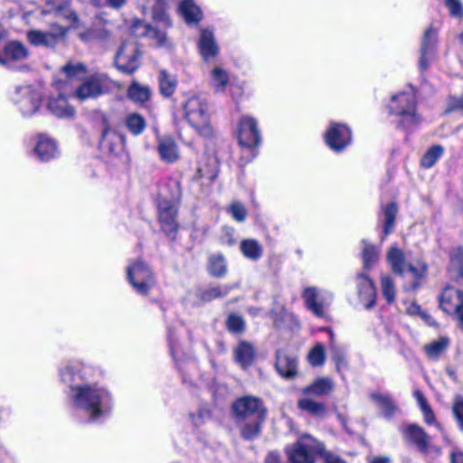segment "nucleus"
I'll return each mask as SVG.
<instances>
[{
  "mask_svg": "<svg viewBox=\"0 0 463 463\" xmlns=\"http://www.w3.org/2000/svg\"><path fill=\"white\" fill-rule=\"evenodd\" d=\"M150 90L137 82H133L128 89V97L136 103H144L150 98Z\"/></svg>",
  "mask_w": 463,
  "mask_h": 463,
  "instance_id": "obj_38",
  "label": "nucleus"
},
{
  "mask_svg": "<svg viewBox=\"0 0 463 463\" xmlns=\"http://www.w3.org/2000/svg\"><path fill=\"white\" fill-rule=\"evenodd\" d=\"M325 445L310 435L302 436L285 449L289 463H315L317 456L323 453Z\"/></svg>",
  "mask_w": 463,
  "mask_h": 463,
  "instance_id": "obj_4",
  "label": "nucleus"
},
{
  "mask_svg": "<svg viewBox=\"0 0 463 463\" xmlns=\"http://www.w3.org/2000/svg\"><path fill=\"white\" fill-rule=\"evenodd\" d=\"M240 249L242 254L251 260H258L263 255L261 245L254 239L242 240Z\"/></svg>",
  "mask_w": 463,
  "mask_h": 463,
  "instance_id": "obj_31",
  "label": "nucleus"
},
{
  "mask_svg": "<svg viewBox=\"0 0 463 463\" xmlns=\"http://www.w3.org/2000/svg\"><path fill=\"white\" fill-rule=\"evenodd\" d=\"M63 33L62 28H59V33L32 29L26 33V39L33 46L53 47Z\"/></svg>",
  "mask_w": 463,
  "mask_h": 463,
  "instance_id": "obj_18",
  "label": "nucleus"
},
{
  "mask_svg": "<svg viewBox=\"0 0 463 463\" xmlns=\"http://www.w3.org/2000/svg\"><path fill=\"white\" fill-rule=\"evenodd\" d=\"M463 304V291L446 287L440 296L439 305L446 313H455Z\"/></svg>",
  "mask_w": 463,
  "mask_h": 463,
  "instance_id": "obj_19",
  "label": "nucleus"
},
{
  "mask_svg": "<svg viewBox=\"0 0 463 463\" xmlns=\"http://www.w3.org/2000/svg\"><path fill=\"white\" fill-rule=\"evenodd\" d=\"M29 50L19 41H11L5 45L4 56H0V64L7 61H23L29 57Z\"/></svg>",
  "mask_w": 463,
  "mask_h": 463,
  "instance_id": "obj_17",
  "label": "nucleus"
},
{
  "mask_svg": "<svg viewBox=\"0 0 463 463\" xmlns=\"http://www.w3.org/2000/svg\"><path fill=\"white\" fill-rule=\"evenodd\" d=\"M452 412L455 416L460 430L463 431V398L458 397L455 399Z\"/></svg>",
  "mask_w": 463,
  "mask_h": 463,
  "instance_id": "obj_53",
  "label": "nucleus"
},
{
  "mask_svg": "<svg viewBox=\"0 0 463 463\" xmlns=\"http://www.w3.org/2000/svg\"><path fill=\"white\" fill-rule=\"evenodd\" d=\"M209 416H210V415H209V411H205V410H200V411H199V413H198V417H197V418H195V417L194 416V414H190V417H191V419H192L193 422H194L195 425H197V426H198V425H200V424H202V423H203V419H204V418H207V417H209Z\"/></svg>",
  "mask_w": 463,
  "mask_h": 463,
  "instance_id": "obj_59",
  "label": "nucleus"
},
{
  "mask_svg": "<svg viewBox=\"0 0 463 463\" xmlns=\"http://www.w3.org/2000/svg\"><path fill=\"white\" fill-rule=\"evenodd\" d=\"M61 376L62 381L65 383L72 381L73 380L72 379L73 373H72L71 368H70V367L65 368L61 372Z\"/></svg>",
  "mask_w": 463,
  "mask_h": 463,
  "instance_id": "obj_63",
  "label": "nucleus"
},
{
  "mask_svg": "<svg viewBox=\"0 0 463 463\" xmlns=\"http://www.w3.org/2000/svg\"><path fill=\"white\" fill-rule=\"evenodd\" d=\"M146 35L156 41L158 46H164L166 43V34L165 32L147 24L146 25Z\"/></svg>",
  "mask_w": 463,
  "mask_h": 463,
  "instance_id": "obj_51",
  "label": "nucleus"
},
{
  "mask_svg": "<svg viewBox=\"0 0 463 463\" xmlns=\"http://www.w3.org/2000/svg\"><path fill=\"white\" fill-rule=\"evenodd\" d=\"M71 389L74 406L89 413L90 421L103 416L110 407V395L103 388L86 384L71 386Z\"/></svg>",
  "mask_w": 463,
  "mask_h": 463,
  "instance_id": "obj_2",
  "label": "nucleus"
},
{
  "mask_svg": "<svg viewBox=\"0 0 463 463\" xmlns=\"http://www.w3.org/2000/svg\"><path fill=\"white\" fill-rule=\"evenodd\" d=\"M199 50L204 60L213 58L218 54L219 48L211 31L205 29L201 33Z\"/></svg>",
  "mask_w": 463,
  "mask_h": 463,
  "instance_id": "obj_25",
  "label": "nucleus"
},
{
  "mask_svg": "<svg viewBox=\"0 0 463 463\" xmlns=\"http://www.w3.org/2000/svg\"><path fill=\"white\" fill-rule=\"evenodd\" d=\"M47 10L45 13L52 14L56 17H61L68 20L72 24L78 22V16L74 10L71 8V0H47Z\"/></svg>",
  "mask_w": 463,
  "mask_h": 463,
  "instance_id": "obj_16",
  "label": "nucleus"
},
{
  "mask_svg": "<svg viewBox=\"0 0 463 463\" xmlns=\"http://www.w3.org/2000/svg\"><path fill=\"white\" fill-rule=\"evenodd\" d=\"M125 124L128 131L134 136L143 133L146 127V119L138 113H130L126 117Z\"/></svg>",
  "mask_w": 463,
  "mask_h": 463,
  "instance_id": "obj_37",
  "label": "nucleus"
},
{
  "mask_svg": "<svg viewBox=\"0 0 463 463\" xmlns=\"http://www.w3.org/2000/svg\"><path fill=\"white\" fill-rule=\"evenodd\" d=\"M334 389V383L329 378H318L303 389L305 395L320 397L328 395Z\"/></svg>",
  "mask_w": 463,
  "mask_h": 463,
  "instance_id": "obj_26",
  "label": "nucleus"
},
{
  "mask_svg": "<svg viewBox=\"0 0 463 463\" xmlns=\"http://www.w3.org/2000/svg\"><path fill=\"white\" fill-rule=\"evenodd\" d=\"M324 458L325 463H346L342 458L331 452L323 451L321 454Z\"/></svg>",
  "mask_w": 463,
  "mask_h": 463,
  "instance_id": "obj_57",
  "label": "nucleus"
},
{
  "mask_svg": "<svg viewBox=\"0 0 463 463\" xmlns=\"http://www.w3.org/2000/svg\"><path fill=\"white\" fill-rule=\"evenodd\" d=\"M232 410L243 439L252 440L260 436L268 412L261 399L251 395L240 397L233 402Z\"/></svg>",
  "mask_w": 463,
  "mask_h": 463,
  "instance_id": "obj_1",
  "label": "nucleus"
},
{
  "mask_svg": "<svg viewBox=\"0 0 463 463\" xmlns=\"http://www.w3.org/2000/svg\"><path fill=\"white\" fill-rule=\"evenodd\" d=\"M413 396L415 397V399L417 400L418 402V404L420 405V410L423 409V408H426L428 406H430L428 404V402L426 400V398L424 397L423 393L420 391V390H415L413 392Z\"/></svg>",
  "mask_w": 463,
  "mask_h": 463,
  "instance_id": "obj_58",
  "label": "nucleus"
},
{
  "mask_svg": "<svg viewBox=\"0 0 463 463\" xmlns=\"http://www.w3.org/2000/svg\"><path fill=\"white\" fill-rule=\"evenodd\" d=\"M307 360L312 366H320L325 363V349L322 344H317L308 353Z\"/></svg>",
  "mask_w": 463,
  "mask_h": 463,
  "instance_id": "obj_47",
  "label": "nucleus"
},
{
  "mask_svg": "<svg viewBox=\"0 0 463 463\" xmlns=\"http://www.w3.org/2000/svg\"><path fill=\"white\" fill-rule=\"evenodd\" d=\"M368 463H391L389 457H373L368 459Z\"/></svg>",
  "mask_w": 463,
  "mask_h": 463,
  "instance_id": "obj_64",
  "label": "nucleus"
},
{
  "mask_svg": "<svg viewBox=\"0 0 463 463\" xmlns=\"http://www.w3.org/2000/svg\"><path fill=\"white\" fill-rule=\"evenodd\" d=\"M227 328L232 333H241L245 329V322L241 316L232 314L226 321Z\"/></svg>",
  "mask_w": 463,
  "mask_h": 463,
  "instance_id": "obj_48",
  "label": "nucleus"
},
{
  "mask_svg": "<svg viewBox=\"0 0 463 463\" xmlns=\"http://www.w3.org/2000/svg\"><path fill=\"white\" fill-rule=\"evenodd\" d=\"M437 44V32L432 27L427 28L423 33L420 43V69L425 71L428 69L430 60L433 58Z\"/></svg>",
  "mask_w": 463,
  "mask_h": 463,
  "instance_id": "obj_13",
  "label": "nucleus"
},
{
  "mask_svg": "<svg viewBox=\"0 0 463 463\" xmlns=\"http://www.w3.org/2000/svg\"><path fill=\"white\" fill-rule=\"evenodd\" d=\"M238 141L245 147H254L260 144L261 136L255 118L241 117L238 126Z\"/></svg>",
  "mask_w": 463,
  "mask_h": 463,
  "instance_id": "obj_10",
  "label": "nucleus"
},
{
  "mask_svg": "<svg viewBox=\"0 0 463 463\" xmlns=\"http://www.w3.org/2000/svg\"><path fill=\"white\" fill-rule=\"evenodd\" d=\"M406 438L410 442L413 443L420 451H428L430 446L429 436L421 427L416 424H410L406 428Z\"/></svg>",
  "mask_w": 463,
  "mask_h": 463,
  "instance_id": "obj_23",
  "label": "nucleus"
},
{
  "mask_svg": "<svg viewBox=\"0 0 463 463\" xmlns=\"http://www.w3.org/2000/svg\"><path fill=\"white\" fill-rule=\"evenodd\" d=\"M371 400L382 410L384 417L390 418L396 410V406L387 394L381 392H373L370 394Z\"/></svg>",
  "mask_w": 463,
  "mask_h": 463,
  "instance_id": "obj_30",
  "label": "nucleus"
},
{
  "mask_svg": "<svg viewBox=\"0 0 463 463\" xmlns=\"http://www.w3.org/2000/svg\"><path fill=\"white\" fill-rule=\"evenodd\" d=\"M139 2H144L142 5L144 13L146 9H151L155 20L163 21L165 19V3L164 0H139Z\"/></svg>",
  "mask_w": 463,
  "mask_h": 463,
  "instance_id": "obj_40",
  "label": "nucleus"
},
{
  "mask_svg": "<svg viewBox=\"0 0 463 463\" xmlns=\"http://www.w3.org/2000/svg\"><path fill=\"white\" fill-rule=\"evenodd\" d=\"M325 138L331 149L340 152L351 143L352 134L347 126L333 123L326 131Z\"/></svg>",
  "mask_w": 463,
  "mask_h": 463,
  "instance_id": "obj_11",
  "label": "nucleus"
},
{
  "mask_svg": "<svg viewBox=\"0 0 463 463\" xmlns=\"http://www.w3.org/2000/svg\"><path fill=\"white\" fill-rule=\"evenodd\" d=\"M208 271L213 277L221 278L227 273L226 260L222 254L210 256L208 261Z\"/></svg>",
  "mask_w": 463,
  "mask_h": 463,
  "instance_id": "obj_35",
  "label": "nucleus"
},
{
  "mask_svg": "<svg viewBox=\"0 0 463 463\" xmlns=\"http://www.w3.org/2000/svg\"><path fill=\"white\" fill-rule=\"evenodd\" d=\"M230 291V287H224L221 288L220 287H214L204 290L202 293V299L204 301H211L217 298H222L226 296Z\"/></svg>",
  "mask_w": 463,
  "mask_h": 463,
  "instance_id": "obj_50",
  "label": "nucleus"
},
{
  "mask_svg": "<svg viewBox=\"0 0 463 463\" xmlns=\"http://www.w3.org/2000/svg\"><path fill=\"white\" fill-rule=\"evenodd\" d=\"M102 143L105 146H109L110 152L115 151L114 143L121 141L122 137L115 132H110L109 128L106 125L102 131Z\"/></svg>",
  "mask_w": 463,
  "mask_h": 463,
  "instance_id": "obj_49",
  "label": "nucleus"
},
{
  "mask_svg": "<svg viewBox=\"0 0 463 463\" xmlns=\"http://www.w3.org/2000/svg\"><path fill=\"white\" fill-rule=\"evenodd\" d=\"M449 14L454 17H461L463 15V6L460 0H444Z\"/></svg>",
  "mask_w": 463,
  "mask_h": 463,
  "instance_id": "obj_56",
  "label": "nucleus"
},
{
  "mask_svg": "<svg viewBox=\"0 0 463 463\" xmlns=\"http://www.w3.org/2000/svg\"><path fill=\"white\" fill-rule=\"evenodd\" d=\"M357 291L360 301L366 309L374 307L376 301V288L373 281L365 274L357 275Z\"/></svg>",
  "mask_w": 463,
  "mask_h": 463,
  "instance_id": "obj_14",
  "label": "nucleus"
},
{
  "mask_svg": "<svg viewBox=\"0 0 463 463\" xmlns=\"http://www.w3.org/2000/svg\"><path fill=\"white\" fill-rule=\"evenodd\" d=\"M109 36L110 33L104 27H93L80 34L81 39L84 41H106Z\"/></svg>",
  "mask_w": 463,
  "mask_h": 463,
  "instance_id": "obj_46",
  "label": "nucleus"
},
{
  "mask_svg": "<svg viewBox=\"0 0 463 463\" xmlns=\"http://www.w3.org/2000/svg\"><path fill=\"white\" fill-rule=\"evenodd\" d=\"M141 52L135 41H125L115 54V66L121 72L131 74L140 65Z\"/></svg>",
  "mask_w": 463,
  "mask_h": 463,
  "instance_id": "obj_7",
  "label": "nucleus"
},
{
  "mask_svg": "<svg viewBox=\"0 0 463 463\" xmlns=\"http://www.w3.org/2000/svg\"><path fill=\"white\" fill-rule=\"evenodd\" d=\"M363 250L362 258L364 268L365 269H371L378 260L379 251L374 245L369 243L367 241H362Z\"/></svg>",
  "mask_w": 463,
  "mask_h": 463,
  "instance_id": "obj_39",
  "label": "nucleus"
},
{
  "mask_svg": "<svg viewBox=\"0 0 463 463\" xmlns=\"http://www.w3.org/2000/svg\"><path fill=\"white\" fill-rule=\"evenodd\" d=\"M398 213V207L395 203H388L383 210L384 225L383 232L384 235L389 234L394 228L395 220Z\"/></svg>",
  "mask_w": 463,
  "mask_h": 463,
  "instance_id": "obj_41",
  "label": "nucleus"
},
{
  "mask_svg": "<svg viewBox=\"0 0 463 463\" xmlns=\"http://www.w3.org/2000/svg\"><path fill=\"white\" fill-rule=\"evenodd\" d=\"M14 101L24 117L33 116L42 105L40 93L28 86L16 89Z\"/></svg>",
  "mask_w": 463,
  "mask_h": 463,
  "instance_id": "obj_9",
  "label": "nucleus"
},
{
  "mask_svg": "<svg viewBox=\"0 0 463 463\" xmlns=\"http://www.w3.org/2000/svg\"><path fill=\"white\" fill-rule=\"evenodd\" d=\"M179 10L187 24L198 23L203 18L200 8L193 0H184L181 2Z\"/></svg>",
  "mask_w": 463,
  "mask_h": 463,
  "instance_id": "obj_29",
  "label": "nucleus"
},
{
  "mask_svg": "<svg viewBox=\"0 0 463 463\" xmlns=\"http://www.w3.org/2000/svg\"><path fill=\"white\" fill-rule=\"evenodd\" d=\"M381 288L383 295L385 298L387 303H393L395 301L396 290L394 287V282L390 276H382Z\"/></svg>",
  "mask_w": 463,
  "mask_h": 463,
  "instance_id": "obj_45",
  "label": "nucleus"
},
{
  "mask_svg": "<svg viewBox=\"0 0 463 463\" xmlns=\"http://www.w3.org/2000/svg\"><path fill=\"white\" fill-rule=\"evenodd\" d=\"M415 97L412 92H402L392 97L389 109L392 114L402 118L399 125L405 129L412 128L420 118L415 113Z\"/></svg>",
  "mask_w": 463,
  "mask_h": 463,
  "instance_id": "obj_5",
  "label": "nucleus"
},
{
  "mask_svg": "<svg viewBox=\"0 0 463 463\" xmlns=\"http://www.w3.org/2000/svg\"><path fill=\"white\" fill-rule=\"evenodd\" d=\"M230 213L237 222H243L247 216L245 207L239 202H235L231 204Z\"/></svg>",
  "mask_w": 463,
  "mask_h": 463,
  "instance_id": "obj_54",
  "label": "nucleus"
},
{
  "mask_svg": "<svg viewBox=\"0 0 463 463\" xmlns=\"http://www.w3.org/2000/svg\"><path fill=\"white\" fill-rule=\"evenodd\" d=\"M235 362L242 368H247L252 364L256 357V349L254 345L248 341H241L233 350Z\"/></svg>",
  "mask_w": 463,
  "mask_h": 463,
  "instance_id": "obj_20",
  "label": "nucleus"
},
{
  "mask_svg": "<svg viewBox=\"0 0 463 463\" xmlns=\"http://www.w3.org/2000/svg\"><path fill=\"white\" fill-rule=\"evenodd\" d=\"M453 111H459L463 114V94L458 97H451L449 99L445 112L450 113Z\"/></svg>",
  "mask_w": 463,
  "mask_h": 463,
  "instance_id": "obj_55",
  "label": "nucleus"
},
{
  "mask_svg": "<svg viewBox=\"0 0 463 463\" xmlns=\"http://www.w3.org/2000/svg\"><path fill=\"white\" fill-rule=\"evenodd\" d=\"M421 411H422V413L424 415L425 421L428 424H430V423L434 422L435 416H434V413H433V411H432V410L430 409V406L421 409Z\"/></svg>",
  "mask_w": 463,
  "mask_h": 463,
  "instance_id": "obj_60",
  "label": "nucleus"
},
{
  "mask_svg": "<svg viewBox=\"0 0 463 463\" xmlns=\"http://www.w3.org/2000/svg\"><path fill=\"white\" fill-rule=\"evenodd\" d=\"M265 463H281L279 453L277 451L269 452L266 457Z\"/></svg>",
  "mask_w": 463,
  "mask_h": 463,
  "instance_id": "obj_61",
  "label": "nucleus"
},
{
  "mask_svg": "<svg viewBox=\"0 0 463 463\" xmlns=\"http://www.w3.org/2000/svg\"><path fill=\"white\" fill-rule=\"evenodd\" d=\"M215 173L205 174L203 173V169L199 167L194 175V178H206L207 180L212 181L215 177Z\"/></svg>",
  "mask_w": 463,
  "mask_h": 463,
  "instance_id": "obj_62",
  "label": "nucleus"
},
{
  "mask_svg": "<svg viewBox=\"0 0 463 463\" xmlns=\"http://www.w3.org/2000/svg\"><path fill=\"white\" fill-rule=\"evenodd\" d=\"M177 208L167 201L161 200L158 203V218L164 232L168 235H174L178 230L176 222Z\"/></svg>",
  "mask_w": 463,
  "mask_h": 463,
  "instance_id": "obj_12",
  "label": "nucleus"
},
{
  "mask_svg": "<svg viewBox=\"0 0 463 463\" xmlns=\"http://www.w3.org/2000/svg\"><path fill=\"white\" fill-rule=\"evenodd\" d=\"M126 271L128 282L140 295H147L156 285V279L151 268L140 260L129 264Z\"/></svg>",
  "mask_w": 463,
  "mask_h": 463,
  "instance_id": "obj_6",
  "label": "nucleus"
},
{
  "mask_svg": "<svg viewBox=\"0 0 463 463\" xmlns=\"http://www.w3.org/2000/svg\"><path fill=\"white\" fill-rule=\"evenodd\" d=\"M297 357L287 354L282 350L276 352L275 368L278 373L287 380L294 379L298 374Z\"/></svg>",
  "mask_w": 463,
  "mask_h": 463,
  "instance_id": "obj_15",
  "label": "nucleus"
},
{
  "mask_svg": "<svg viewBox=\"0 0 463 463\" xmlns=\"http://www.w3.org/2000/svg\"><path fill=\"white\" fill-rule=\"evenodd\" d=\"M34 151L41 161H49L54 158L58 154L55 141L43 135L39 137Z\"/></svg>",
  "mask_w": 463,
  "mask_h": 463,
  "instance_id": "obj_24",
  "label": "nucleus"
},
{
  "mask_svg": "<svg viewBox=\"0 0 463 463\" xmlns=\"http://www.w3.org/2000/svg\"><path fill=\"white\" fill-rule=\"evenodd\" d=\"M47 108L52 114L57 118H73L75 110L68 104L67 99L59 94L57 97L50 98Z\"/></svg>",
  "mask_w": 463,
  "mask_h": 463,
  "instance_id": "obj_22",
  "label": "nucleus"
},
{
  "mask_svg": "<svg viewBox=\"0 0 463 463\" xmlns=\"http://www.w3.org/2000/svg\"><path fill=\"white\" fill-rule=\"evenodd\" d=\"M444 149L441 146H432L422 156L421 165L424 168L432 167L442 156Z\"/></svg>",
  "mask_w": 463,
  "mask_h": 463,
  "instance_id": "obj_43",
  "label": "nucleus"
},
{
  "mask_svg": "<svg viewBox=\"0 0 463 463\" xmlns=\"http://www.w3.org/2000/svg\"><path fill=\"white\" fill-rule=\"evenodd\" d=\"M449 339L446 336L439 337L424 346L426 354L430 359H438L449 347Z\"/></svg>",
  "mask_w": 463,
  "mask_h": 463,
  "instance_id": "obj_36",
  "label": "nucleus"
},
{
  "mask_svg": "<svg viewBox=\"0 0 463 463\" xmlns=\"http://www.w3.org/2000/svg\"><path fill=\"white\" fill-rule=\"evenodd\" d=\"M387 261L394 273L398 275L403 274L405 269V257L400 249L394 246L391 247L387 253Z\"/></svg>",
  "mask_w": 463,
  "mask_h": 463,
  "instance_id": "obj_32",
  "label": "nucleus"
},
{
  "mask_svg": "<svg viewBox=\"0 0 463 463\" xmlns=\"http://www.w3.org/2000/svg\"><path fill=\"white\" fill-rule=\"evenodd\" d=\"M302 297L304 298L306 307L315 316L318 317H326L325 305L322 301L317 300L318 292L315 287H307L304 289Z\"/></svg>",
  "mask_w": 463,
  "mask_h": 463,
  "instance_id": "obj_21",
  "label": "nucleus"
},
{
  "mask_svg": "<svg viewBox=\"0 0 463 463\" xmlns=\"http://www.w3.org/2000/svg\"><path fill=\"white\" fill-rule=\"evenodd\" d=\"M184 118L196 131L203 136L212 135L207 102L199 96L188 98L183 104Z\"/></svg>",
  "mask_w": 463,
  "mask_h": 463,
  "instance_id": "obj_3",
  "label": "nucleus"
},
{
  "mask_svg": "<svg viewBox=\"0 0 463 463\" xmlns=\"http://www.w3.org/2000/svg\"><path fill=\"white\" fill-rule=\"evenodd\" d=\"M331 358L335 364L336 370L339 372L341 369L347 367L348 363L345 357V350L342 346L332 343L330 345Z\"/></svg>",
  "mask_w": 463,
  "mask_h": 463,
  "instance_id": "obj_44",
  "label": "nucleus"
},
{
  "mask_svg": "<svg viewBox=\"0 0 463 463\" xmlns=\"http://www.w3.org/2000/svg\"><path fill=\"white\" fill-rule=\"evenodd\" d=\"M449 272L451 279L463 284V250L455 249L450 253Z\"/></svg>",
  "mask_w": 463,
  "mask_h": 463,
  "instance_id": "obj_27",
  "label": "nucleus"
},
{
  "mask_svg": "<svg viewBox=\"0 0 463 463\" xmlns=\"http://www.w3.org/2000/svg\"><path fill=\"white\" fill-rule=\"evenodd\" d=\"M111 85L112 80L106 74L95 73L78 87L75 91V96L80 100L96 99L109 91Z\"/></svg>",
  "mask_w": 463,
  "mask_h": 463,
  "instance_id": "obj_8",
  "label": "nucleus"
},
{
  "mask_svg": "<svg viewBox=\"0 0 463 463\" xmlns=\"http://www.w3.org/2000/svg\"><path fill=\"white\" fill-rule=\"evenodd\" d=\"M229 82V76L226 71L220 67H215L212 71L211 84L216 91H223Z\"/></svg>",
  "mask_w": 463,
  "mask_h": 463,
  "instance_id": "obj_42",
  "label": "nucleus"
},
{
  "mask_svg": "<svg viewBox=\"0 0 463 463\" xmlns=\"http://www.w3.org/2000/svg\"><path fill=\"white\" fill-rule=\"evenodd\" d=\"M85 66L83 63H71L68 62L66 65L62 67V71L65 72V74L69 78L76 77L80 74H82L85 72Z\"/></svg>",
  "mask_w": 463,
  "mask_h": 463,
  "instance_id": "obj_52",
  "label": "nucleus"
},
{
  "mask_svg": "<svg viewBox=\"0 0 463 463\" xmlns=\"http://www.w3.org/2000/svg\"><path fill=\"white\" fill-rule=\"evenodd\" d=\"M160 92L165 97H170L174 94L177 85L175 75L168 73L165 70H161L158 76Z\"/></svg>",
  "mask_w": 463,
  "mask_h": 463,
  "instance_id": "obj_33",
  "label": "nucleus"
},
{
  "mask_svg": "<svg viewBox=\"0 0 463 463\" xmlns=\"http://www.w3.org/2000/svg\"><path fill=\"white\" fill-rule=\"evenodd\" d=\"M157 150L162 160L172 163L178 158L177 146L170 137H161L158 141Z\"/></svg>",
  "mask_w": 463,
  "mask_h": 463,
  "instance_id": "obj_28",
  "label": "nucleus"
},
{
  "mask_svg": "<svg viewBox=\"0 0 463 463\" xmlns=\"http://www.w3.org/2000/svg\"><path fill=\"white\" fill-rule=\"evenodd\" d=\"M298 407L316 417H323L326 413V407L325 403L316 402L309 398L299 399L298 402Z\"/></svg>",
  "mask_w": 463,
  "mask_h": 463,
  "instance_id": "obj_34",
  "label": "nucleus"
}]
</instances>
